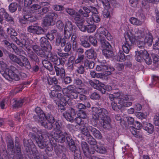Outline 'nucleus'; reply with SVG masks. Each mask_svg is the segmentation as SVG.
Returning a JSON list of instances; mask_svg holds the SVG:
<instances>
[{"label": "nucleus", "instance_id": "obj_1", "mask_svg": "<svg viewBox=\"0 0 159 159\" xmlns=\"http://www.w3.org/2000/svg\"><path fill=\"white\" fill-rule=\"evenodd\" d=\"M92 118L95 121L101 120L103 122L102 126L106 129L111 128V119L108 116V112L105 109L100 107H92Z\"/></svg>", "mask_w": 159, "mask_h": 159}, {"label": "nucleus", "instance_id": "obj_2", "mask_svg": "<svg viewBox=\"0 0 159 159\" xmlns=\"http://www.w3.org/2000/svg\"><path fill=\"white\" fill-rule=\"evenodd\" d=\"M62 126L61 123L57 122L54 126V130L48 136L50 138H52L56 142L62 143L66 140V132L62 131Z\"/></svg>", "mask_w": 159, "mask_h": 159}, {"label": "nucleus", "instance_id": "obj_3", "mask_svg": "<svg viewBox=\"0 0 159 159\" xmlns=\"http://www.w3.org/2000/svg\"><path fill=\"white\" fill-rule=\"evenodd\" d=\"M73 26L72 23L69 21L66 22L65 26L64 31V37L61 36H58L56 39V44L59 45L61 44V45L63 46L66 41L69 39H70L73 30Z\"/></svg>", "mask_w": 159, "mask_h": 159}, {"label": "nucleus", "instance_id": "obj_4", "mask_svg": "<svg viewBox=\"0 0 159 159\" xmlns=\"http://www.w3.org/2000/svg\"><path fill=\"white\" fill-rule=\"evenodd\" d=\"M9 58L12 61L18 64L21 67H24L25 68L30 70L31 68V66L28 58L23 56H20V57L11 53H8Z\"/></svg>", "mask_w": 159, "mask_h": 159}, {"label": "nucleus", "instance_id": "obj_5", "mask_svg": "<svg viewBox=\"0 0 159 159\" xmlns=\"http://www.w3.org/2000/svg\"><path fill=\"white\" fill-rule=\"evenodd\" d=\"M32 130L34 132H36L38 135L37 136L34 134L31 133V137L33 139H34L37 143L38 146L41 149H43L46 146V143L43 140L44 136L47 132L45 131H42L41 130H37L35 128L33 129Z\"/></svg>", "mask_w": 159, "mask_h": 159}, {"label": "nucleus", "instance_id": "obj_6", "mask_svg": "<svg viewBox=\"0 0 159 159\" xmlns=\"http://www.w3.org/2000/svg\"><path fill=\"white\" fill-rule=\"evenodd\" d=\"M129 35V38L132 43H133L137 39L143 38L145 36L144 30L137 28H132Z\"/></svg>", "mask_w": 159, "mask_h": 159}, {"label": "nucleus", "instance_id": "obj_7", "mask_svg": "<svg viewBox=\"0 0 159 159\" xmlns=\"http://www.w3.org/2000/svg\"><path fill=\"white\" fill-rule=\"evenodd\" d=\"M0 66L1 69L0 70V72L1 74L5 78L10 79V78L7 75V74L9 75H9H11V71L8 68L6 63L3 60H1L0 61Z\"/></svg>", "mask_w": 159, "mask_h": 159}, {"label": "nucleus", "instance_id": "obj_8", "mask_svg": "<svg viewBox=\"0 0 159 159\" xmlns=\"http://www.w3.org/2000/svg\"><path fill=\"white\" fill-rule=\"evenodd\" d=\"M81 146L84 155L88 157H91L90 155L93 154L96 150L94 146L93 147L92 146L90 148H89L87 144L84 142H83L82 143Z\"/></svg>", "mask_w": 159, "mask_h": 159}, {"label": "nucleus", "instance_id": "obj_9", "mask_svg": "<svg viewBox=\"0 0 159 159\" xmlns=\"http://www.w3.org/2000/svg\"><path fill=\"white\" fill-rule=\"evenodd\" d=\"M74 20L79 29L82 31L84 32L86 30V27L85 25L84 24L85 22L84 19L80 15L76 13Z\"/></svg>", "mask_w": 159, "mask_h": 159}, {"label": "nucleus", "instance_id": "obj_10", "mask_svg": "<svg viewBox=\"0 0 159 159\" xmlns=\"http://www.w3.org/2000/svg\"><path fill=\"white\" fill-rule=\"evenodd\" d=\"M18 41L19 43H16V44L21 47H24L28 51L30 50V48L33 46L34 43L33 41L29 39L25 40V39H21L20 41L18 39Z\"/></svg>", "mask_w": 159, "mask_h": 159}, {"label": "nucleus", "instance_id": "obj_11", "mask_svg": "<svg viewBox=\"0 0 159 159\" xmlns=\"http://www.w3.org/2000/svg\"><path fill=\"white\" fill-rule=\"evenodd\" d=\"M21 69L20 67H18V69H17L14 66H11L10 67V69H9V70L11 71V75H8V74H7V75L9 76L10 78V79L5 78L6 79L9 80L10 81H11L13 80H14L16 81H18L19 80V76L16 74L15 72H16L18 70H21ZM9 74H10L9 73Z\"/></svg>", "mask_w": 159, "mask_h": 159}, {"label": "nucleus", "instance_id": "obj_12", "mask_svg": "<svg viewBox=\"0 0 159 159\" xmlns=\"http://www.w3.org/2000/svg\"><path fill=\"white\" fill-rule=\"evenodd\" d=\"M76 115L75 111L74 109L70 107L68 111H66L63 113V116L68 121H71L74 119Z\"/></svg>", "mask_w": 159, "mask_h": 159}, {"label": "nucleus", "instance_id": "obj_13", "mask_svg": "<svg viewBox=\"0 0 159 159\" xmlns=\"http://www.w3.org/2000/svg\"><path fill=\"white\" fill-rule=\"evenodd\" d=\"M40 46L46 52H49L52 49V46L49 43L47 39L44 37H42L40 40Z\"/></svg>", "mask_w": 159, "mask_h": 159}, {"label": "nucleus", "instance_id": "obj_14", "mask_svg": "<svg viewBox=\"0 0 159 159\" xmlns=\"http://www.w3.org/2000/svg\"><path fill=\"white\" fill-rule=\"evenodd\" d=\"M57 17V14L54 12L49 13L45 16V22L47 23L48 25H51L52 23L55 21Z\"/></svg>", "mask_w": 159, "mask_h": 159}, {"label": "nucleus", "instance_id": "obj_15", "mask_svg": "<svg viewBox=\"0 0 159 159\" xmlns=\"http://www.w3.org/2000/svg\"><path fill=\"white\" fill-rule=\"evenodd\" d=\"M49 95L50 97L53 99L57 98L60 101H66L64 97V95L66 94H63L62 92L61 93H58L56 92L54 90H52L51 92L49 93Z\"/></svg>", "mask_w": 159, "mask_h": 159}, {"label": "nucleus", "instance_id": "obj_16", "mask_svg": "<svg viewBox=\"0 0 159 159\" xmlns=\"http://www.w3.org/2000/svg\"><path fill=\"white\" fill-rule=\"evenodd\" d=\"M96 36L98 39H99L101 43V46L104 49L108 48L110 49L111 47V45L110 43L103 38L102 35L100 34H98L96 35Z\"/></svg>", "mask_w": 159, "mask_h": 159}, {"label": "nucleus", "instance_id": "obj_17", "mask_svg": "<svg viewBox=\"0 0 159 159\" xmlns=\"http://www.w3.org/2000/svg\"><path fill=\"white\" fill-rule=\"evenodd\" d=\"M7 31L8 34L11 35V37L14 41L16 43H19V42L18 41V39L16 37L17 33L16 31L11 28H8L7 30Z\"/></svg>", "mask_w": 159, "mask_h": 159}, {"label": "nucleus", "instance_id": "obj_18", "mask_svg": "<svg viewBox=\"0 0 159 159\" xmlns=\"http://www.w3.org/2000/svg\"><path fill=\"white\" fill-rule=\"evenodd\" d=\"M145 51H147L144 49L135 52V58L137 61L141 62L143 61L145 57L144 54Z\"/></svg>", "mask_w": 159, "mask_h": 159}, {"label": "nucleus", "instance_id": "obj_19", "mask_svg": "<svg viewBox=\"0 0 159 159\" xmlns=\"http://www.w3.org/2000/svg\"><path fill=\"white\" fill-rule=\"evenodd\" d=\"M48 54L47 55L46 58L48 60L51 61H52L54 63L57 65H59V61H58L59 58L57 55H53L51 53L48 52Z\"/></svg>", "mask_w": 159, "mask_h": 159}, {"label": "nucleus", "instance_id": "obj_20", "mask_svg": "<svg viewBox=\"0 0 159 159\" xmlns=\"http://www.w3.org/2000/svg\"><path fill=\"white\" fill-rule=\"evenodd\" d=\"M89 131L92 133L93 135L97 139H101L102 137V135L100 132L95 128L91 126H89L88 127Z\"/></svg>", "mask_w": 159, "mask_h": 159}, {"label": "nucleus", "instance_id": "obj_21", "mask_svg": "<svg viewBox=\"0 0 159 159\" xmlns=\"http://www.w3.org/2000/svg\"><path fill=\"white\" fill-rule=\"evenodd\" d=\"M54 68L57 76L61 78L64 77L65 76V71L63 68L58 67L57 66H54Z\"/></svg>", "mask_w": 159, "mask_h": 159}, {"label": "nucleus", "instance_id": "obj_22", "mask_svg": "<svg viewBox=\"0 0 159 159\" xmlns=\"http://www.w3.org/2000/svg\"><path fill=\"white\" fill-rule=\"evenodd\" d=\"M89 84L93 88L98 90H100L101 89L100 87H103V84L101 82H100L98 80H95L94 82L92 80L89 81Z\"/></svg>", "mask_w": 159, "mask_h": 159}, {"label": "nucleus", "instance_id": "obj_23", "mask_svg": "<svg viewBox=\"0 0 159 159\" xmlns=\"http://www.w3.org/2000/svg\"><path fill=\"white\" fill-rule=\"evenodd\" d=\"M65 134H66V140L69 145L70 149V150H71V148L72 147H75V148H78V147H76L75 145L74 141L71 138L70 135L67 133H65Z\"/></svg>", "mask_w": 159, "mask_h": 159}, {"label": "nucleus", "instance_id": "obj_24", "mask_svg": "<svg viewBox=\"0 0 159 159\" xmlns=\"http://www.w3.org/2000/svg\"><path fill=\"white\" fill-rule=\"evenodd\" d=\"M132 105V102H125L121 98L119 99L117 104L118 108L120 109L124 107H127L130 106Z\"/></svg>", "mask_w": 159, "mask_h": 159}, {"label": "nucleus", "instance_id": "obj_25", "mask_svg": "<svg viewBox=\"0 0 159 159\" xmlns=\"http://www.w3.org/2000/svg\"><path fill=\"white\" fill-rule=\"evenodd\" d=\"M88 37L85 35H83L81 36L80 40L81 41V44L85 48H89L90 47V43L88 42Z\"/></svg>", "mask_w": 159, "mask_h": 159}, {"label": "nucleus", "instance_id": "obj_26", "mask_svg": "<svg viewBox=\"0 0 159 159\" xmlns=\"http://www.w3.org/2000/svg\"><path fill=\"white\" fill-rule=\"evenodd\" d=\"M75 89V87L73 85L68 86L66 88L62 89V92L63 94H65L68 97L69 96V94Z\"/></svg>", "mask_w": 159, "mask_h": 159}, {"label": "nucleus", "instance_id": "obj_27", "mask_svg": "<svg viewBox=\"0 0 159 159\" xmlns=\"http://www.w3.org/2000/svg\"><path fill=\"white\" fill-rule=\"evenodd\" d=\"M74 153V159H82L81 153L79 147L75 148V147L71 148V150Z\"/></svg>", "mask_w": 159, "mask_h": 159}, {"label": "nucleus", "instance_id": "obj_28", "mask_svg": "<svg viewBox=\"0 0 159 159\" xmlns=\"http://www.w3.org/2000/svg\"><path fill=\"white\" fill-rule=\"evenodd\" d=\"M42 115V117H45L46 119L48 122L52 125L55 124L54 123L55 122V119L50 113L43 114Z\"/></svg>", "mask_w": 159, "mask_h": 159}, {"label": "nucleus", "instance_id": "obj_29", "mask_svg": "<svg viewBox=\"0 0 159 159\" xmlns=\"http://www.w3.org/2000/svg\"><path fill=\"white\" fill-rule=\"evenodd\" d=\"M57 122H59L58 121H56L54 124L53 125L51 123L48 122L47 123L46 120H41L40 121V123L41 125L43 126L44 128H46L48 129H50L52 128V127L54 129V126Z\"/></svg>", "mask_w": 159, "mask_h": 159}, {"label": "nucleus", "instance_id": "obj_30", "mask_svg": "<svg viewBox=\"0 0 159 159\" xmlns=\"http://www.w3.org/2000/svg\"><path fill=\"white\" fill-rule=\"evenodd\" d=\"M79 13L82 15H83L84 17H87L89 16V14L90 13V11L88 8L84 7L82 9H80L79 11Z\"/></svg>", "mask_w": 159, "mask_h": 159}, {"label": "nucleus", "instance_id": "obj_31", "mask_svg": "<svg viewBox=\"0 0 159 159\" xmlns=\"http://www.w3.org/2000/svg\"><path fill=\"white\" fill-rule=\"evenodd\" d=\"M143 129L149 134H152L154 131V127L153 125L150 123H147L145 124Z\"/></svg>", "mask_w": 159, "mask_h": 159}, {"label": "nucleus", "instance_id": "obj_32", "mask_svg": "<svg viewBox=\"0 0 159 159\" xmlns=\"http://www.w3.org/2000/svg\"><path fill=\"white\" fill-rule=\"evenodd\" d=\"M13 106L14 107L17 108L22 107L24 104H25L27 102L26 99L25 98L16 100Z\"/></svg>", "mask_w": 159, "mask_h": 159}, {"label": "nucleus", "instance_id": "obj_33", "mask_svg": "<svg viewBox=\"0 0 159 159\" xmlns=\"http://www.w3.org/2000/svg\"><path fill=\"white\" fill-rule=\"evenodd\" d=\"M87 57L89 59L94 58L96 57V54L93 49H90L85 52Z\"/></svg>", "mask_w": 159, "mask_h": 159}, {"label": "nucleus", "instance_id": "obj_34", "mask_svg": "<svg viewBox=\"0 0 159 159\" xmlns=\"http://www.w3.org/2000/svg\"><path fill=\"white\" fill-rule=\"evenodd\" d=\"M89 130V129H88L85 125L80 127V130L81 133L87 137L91 135Z\"/></svg>", "mask_w": 159, "mask_h": 159}, {"label": "nucleus", "instance_id": "obj_35", "mask_svg": "<svg viewBox=\"0 0 159 159\" xmlns=\"http://www.w3.org/2000/svg\"><path fill=\"white\" fill-rule=\"evenodd\" d=\"M43 66L49 71H52L53 69L52 64L47 60H44L42 62Z\"/></svg>", "mask_w": 159, "mask_h": 159}, {"label": "nucleus", "instance_id": "obj_36", "mask_svg": "<svg viewBox=\"0 0 159 159\" xmlns=\"http://www.w3.org/2000/svg\"><path fill=\"white\" fill-rule=\"evenodd\" d=\"M74 83V84L78 87H84L85 85L84 81L78 78L75 79Z\"/></svg>", "mask_w": 159, "mask_h": 159}, {"label": "nucleus", "instance_id": "obj_37", "mask_svg": "<svg viewBox=\"0 0 159 159\" xmlns=\"http://www.w3.org/2000/svg\"><path fill=\"white\" fill-rule=\"evenodd\" d=\"M76 38V36L74 34L72 35L71 38H70V41L71 43H72V48L73 50L78 47V44L77 43Z\"/></svg>", "mask_w": 159, "mask_h": 159}, {"label": "nucleus", "instance_id": "obj_38", "mask_svg": "<svg viewBox=\"0 0 159 159\" xmlns=\"http://www.w3.org/2000/svg\"><path fill=\"white\" fill-rule=\"evenodd\" d=\"M129 21L132 24L135 25H141L143 23L142 21L138 20L137 18L133 17L130 18Z\"/></svg>", "mask_w": 159, "mask_h": 159}, {"label": "nucleus", "instance_id": "obj_39", "mask_svg": "<svg viewBox=\"0 0 159 159\" xmlns=\"http://www.w3.org/2000/svg\"><path fill=\"white\" fill-rule=\"evenodd\" d=\"M61 44V47H64L65 45H66L65 47V51L66 52H68L70 51L71 49L72 46H71V42L70 41V38L69 39L66 41V42L65 43V44L63 46H62Z\"/></svg>", "mask_w": 159, "mask_h": 159}, {"label": "nucleus", "instance_id": "obj_40", "mask_svg": "<svg viewBox=\"0 0 159 159\" xmlns=\"http://www.w3.org/2000/svg\"><path fill=\"white\" fill-rule=\"evenodd\" d=\"M44 33V30L41 27L39 26L38 23H36L34 34L38 35H40L43 34Z\"/></svg>", "mask_w": 159, "mask_h": 159}, {"label": "nucleus", "instance_id": "obj_41", "mask_svg": "<svg viewBox=\"0 0 159 159\" xmlns=\"http://www.w3.org/2000/svg\"><path fill=\"white\" fill-rule=\"evenodd\" d=\"M152 36L150 34L147 35L144 40L145 43L147 44L148 46H151L152 44Z\"/></svg>", "mask_w": 159, "mask_h": 159}, {"label": "nucleus", "instance_id": "obj_42", "mask_svg": "<svg viewBox=\"0 0 159 159\" xmlns=\"http://www.w3.org/2000/svg\"><path fill=\"white\" fill-rule=\"evenodd\" d=\"M101 34L102 35L103 38L104 39L105 37L108 40H110L112 39V36L108 32L107 30H103L102 31Z\"/></svg>", "mask_w": 159, "mask_h": 159}, {"label": "nucleus", "instance_id": "obj_43", "mask_svg": "<svg viewBox=\"0 0 159 159\" xmlns=\"http://www.w3.org/2000/svg\"><path fill=\"white\" fill-rule=\"evenodd\" d=\"M109 49L106 48L102 50L103 54L106 57H110L113 55V52Z\"/></svg>", "mask_w": 159, "mask_h": 159}, {"label": "nucleus", "instance_id": "obj_44", "mask_svg": "<svg viewBox=\"0 0 159 159\" xmlns=\"http://www.w3.org/2000/svg\"><path fill=\"white\" fill-rule=\"evenodd\" d=\"M28 56L32 61H34L36 62L39 61V60L37 56L33 52L31 53H29Z\"/></svg>", "mask_w": 159, "mask_h": 159}, {"label": "nucleus", "instance_id": "obj_45", "mask_svg": "<svg viewBox=\"0 0 159 159\" xmlns=\"http://www.w3.org/2000/svg\"><path fill=\"white\" fill-rule=\"evenodd\" d=\"M107 63L101 64L97 66L96 70L98 71H104V70L107 69Z\"/></svg>", "mask_w": 159, "mask_h": 159}, {"label": "nucleus", "instance_id": "obj_46", "mask_svg": "<svg viewBox=\"0 0 159 159\" xmlns=\"http://www.w3.org/2000/svg\"><path fill=\"white\" fill-rule=\"evenodd\" d=\"M84 65L85 67H87V69H92L94 67V63L93 61L86 60L84 61Z\"/></svg>", "mask_w": 159, "mask_h": 159}, {"label": "nucleus", "instance_id": "obj_47", "mask_svg": "<svg viewBox=\"0 0 159 159\" xmlns=\"http://www.w3.org/2000/svg\"><path fill=\"white\" fill-rule=\"evenodd\" d=\"M144 54L145 56L144 60H145L146 63L148 65L151 64L152 62V59L149 57V54L147 51H145Z\"/></svg>", "mask_w": 159, "mask_h": 159}, {"label": "nucleus", "instance_id": "obj_48", "mask_svg": "<svg viewBox=\"0 0 159 159\" xmlns=\"http://www.w3.org/2000/svg\"><path fill=\"white\" fill-rule=\"evenodd\" d=\"M17 8V4L16 2L11 3L9 6V9L10 11L11 12H15Z\"/></svg>", "mask_w": 159, "mask_h": 159}, {"label": "nucleus", "instance_id": "obj_49", "mask_svg": "<svg viewBox=\"0 0 159 159\" xmlns=\"http://www.w3.org/2000/svg\"><path fill=\"white\" fill-rule=\"evenodd\" d=\"M86 27V30L84 32L87 31L88 33H92L93 32L96 30V26L93 24L92 25H88L86 26L85 25Z\"/></svg>", "mask_w": 159, "mask_h": 159}, {"label": "nucleus", "instance_id": "obj_50", "mask_svg": "<svg viewBox=\"0 0 159 159\" xmlns=\"http://www.w3.org/2000/svg\"><path fill=\"white\" fill-rule=\"evenodd\" d=\"M87 141V142L91 145L96 147V142L95 139L90 135L88 136Z\"/></svg>", "mask_w": 159, "mask_h": 159}, {"label": "nucleus", "instance_id": "obj_51", "mask_svg": "<svg viewBox=\"0 0 159 159\" xmlns=\"http://www.w3.org/2000/svg\"><path fill=\"white\" fill-rule=\"evenodd\" d=\"M6 21L11 25H13L14 23V19L7 13L4 17Z\"/></svg>", "mask_w": 159, "mask_h": 159}, {"label": "nucleus", "instance_id": "obj_52", "mask_svg": "<svg viewBox=\"0 0 159 159\" xmlns=\"http://www.w3.org/2000/svg\"><path fill=\"white\" fill-rule=\"evenodd\" d=\"M96 147L95 151L100 153L105 154L107 152L106 149L103 147H98V145H96Z\"/></svg>", "mask_w": 159, "mask_h": 159}, {"label": "nucleus", "instance_id": "obj_53", "mask_svg": "<svg viewBox=\"0 0 159 159\" xmlns=\"http://www.w3.org/2000/svg\"><path fill=\"white\" fill-rule=\"evenodd\" d=\"M130 48L129 45L127 41L125 43L122 45V49L123 51L126 53H128L129 51Z\"/></svg>", "mask_w": 159, "mask_h": 159}, {"label": "nucleus", "instance_id": "obj_54", "mask_svg": "<svg viewBox=\"0 0 159 159\" xmlns=\"http://www.w3.org/2000/svg\"><path fill=\"white\" fill-rule=\"evenodd\" d=\"M107 69L104 70H107L105 72V74H103L105 75H109L111 74V71H114L115 70L114 68L110 66H109L107 65Z\"/></svg>", "mask_w": 159, "mask_h": 159}, {"label": "nucleus", "instance_id": "obj_55", "mask_svg": "<svg viewBox=\"0 0 159 159\" xmlns=\"http://www.w3.org/2000/svg\"><path fill=\"white\" fill-rule=\"evenodd\" d=\"M101 88V89L100 90L102 93H105L106 92V90L107 91H110L112 90V88L110 86H105L103 84V87H100Z\"/></svg>", "mask_w": 159, "mask_h": 159}, {"label": "nucleus", "instance_id": "obj_56", "mask_svg": "<svg viewBox=\"0 0 159 159\" xmlns=\"http://www.w3.org/2000/svg\"><path fill=\"white\" fill-rule=\"evenodd\" d=\"M121 98L124 101H132L134 100V98L130 95H123L121 96Z\"/></svg>", "mask_w": 159, "mask_h": 159}, {"label": "nucleus", "instance_id": "obj_57", "mask_svg": "<svg viewBox=\"0 0 159 159\" xmlns=\"http://www.w3.org/2000/svg\"><path fill=\"white\" fill-rule=\"evenodd\" d=\"M66 101L60 102V103L58 104V107L61 111H63L65 110L64 106L66 105Z\"/></svg>", "mask_w": 159, "mask_h": 159}, {"label": "nucleus", "instance_id": "obj_58", "mask_svg": "<svg viewBox=\"0 0 159 159\" xmlns=\"http://www.w3.org/2000/svg\"><path fill=\"white\" fill-rule=\"evenodd\" d=\"M7 146L8 149H9L11 151L13 150L14 147V145L13 141L10 139H9L8 140Z\"/></svg>", "mask_w": 159, "mask_h": 159}, {"label": "nucleus", "instance_id": "obj_59", "mask_svg": "<svg viewBox=\"0 0 159 159\" xmlns=\"http://www.w3.org/2000/svg\"><path fill=\"white\" fill-rule=\"evenodd\" d=\"M75 122L80 126H82L85 124V123L84 122V120L79 117L75 118Z\"/></svg>", "mask_w": 159, "mask_h": 159}, {"label": "nucleus", "instance_id": "obj_60", "mask_svg": "<svg viewBox=\"0 0 159 159\" xmlns=\"http://www.w3.org/2000/svg\"><path fill=\"white\" fill-rule=\"evenodd\" d=\"M118 59L120 61H124L125 60V56L122 51H120L118 54Z\"/></svg>", "mask_w": 159, "mask_h": 159}, {"label": "nucleus", "instance_id": "obj_61", "mask_svg": "<svg viewBox=\"0 0 159 159\" xmlns=\"http://www.w3.org/2000/svg\"><path fill=\"white\" fill-rule=\"evenodd\" d=\"M24 18L27 20L31 22L35 21L37 19L34 16L28 15H26L24 16Z\"/></svg>", "mask_w": 159, "mask_h": 159}, {"label": "nucleus", "instance_id": "obj_62", "mask_svg": "<svg viewBox=\"0 0 159 159\" xmlns=\"http://www.w3.org/2000/svg\"><path fill=\"white\" fill-rule=\"evenodd\" d=\"M56 46L54 48V51L55 52L57 53L58 55L60 56L62 52V50L61 48L59 47L60 44L59 45H57L56 43Z\"/></svg>", "mask_w": 159, "mask_h": 159}, {"label": "nucleus", "instance_id": "obj_63", "mask_svg": "<svg viewBox=\"0 0 159 159\" xmlns=\"http://www.w3.org/2000/svg\"><path fill=\"white\" fill-rule=\"evenodd\" d=\"M89 42L94 46L97 45V41L94 37L90 36L88 37Z\"/></svg>", "mask_w": 159, "mask_h": 159}, {"label": "nucleus", "instance_id": "obj_64", "mask_svg": "<svg viewBox=\"0 0 159 159\" xmlns=\"http://www.w3.org/2000/svg\"><path fill=\"white\" fill-rule=\"evenodd\" d=\"M76 72L80 74H83L85 72L84 66L82 65H80L77 67L76 70Z\"/></svg>", "mask_w": 159, "mask_h": 159}]
</instances>
